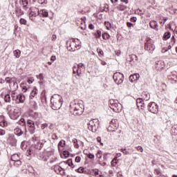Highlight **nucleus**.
Masks as SVG:
<instances>
[{"mask_svg":"<svg viewBox=\"0 0 177 177\" xmlns=\"http://www.w3.org/2000/svg\"><path fill=\"white\" fill-rule=\"evenodd\" d=\"M53 98H51V109H53V110H59L62 108V106H63V98L62 97V96L57 95V94H55L53 96H52ZM53 99H58L53 100Z\"/></svg>","mask_w":177,"mask_h":177,"instance_id":"f257e3e1","label":"nucleus"},{"mask_svg":"<svg viewBox=\"0 0 177 177\" xmlns=\"http://www.w3.org/2000/svg\"><path fill=\"white\" fill-rule=\"evenodd\" d=\"M8 114L11 120H17L19 118L20 114L19 113V108L8 106Z\"/></svg>","mask_w":177,"mask_h":177,"instance_id":"f03ea898","label":"nucleus"},{"mask_svg":"<svg viewBox=\"0 0 177 177\" xmlns=\"http://www.w3.org/2000/svg\"><path fill=\"white\" fill-rule=\"evenodd\" d=\"M155 49L156 46L150 41V37H148L145 43V50L149 52V53H153Z\"/></svg>","mask_w":177,"mask_h":177,"instance_id":"7ed1b4c3","label":"nucleus"},{"mask_svg":"<svg viewBox=\"0 0 177 177\" xmlns=\"http://www.w3.org/2000/svg\"><path fill=\"white\" fill-rule=\"evenodd\" d=\"M26 127H28V130L30 132V135H34L35 133V123H34V120L31 119L26 120Z\"/></svg>","mask_w":177,"mask_h":177,"instance_id":"20e7f679","label":"nucleus"},{"mask_svg":"<svg viewBox=\"0 0 177 177\" xmlns=\"http://www.w3.org/2000/svg\"><path fill=\"white\" fill-rule=\"evenodd\" d=\"M84 110L82 107L80 106V104H76L73 106V108L71 109V113L73 115H81L82 114Z\"/></svg>","mask_w":177,"mask_h":177,"instance_id":"39448f33","label":"nucleus"},{"mask_svg":"<svg viewBox=\"0 0 177 177\" xmlns=\"http://www.w3.org/2000/svg\"><path fill=\"white\" fill-rule=\"evenodd\" d=\"M148 111L156 114L158 112V105L156 102H150L147 106Z\"/></svg>","mask_w":177,"mask_h":177,"instance_id":"423d86ee","label":"nucleus"},{"mask_svg":"<svg viewBox=\"0 0 177 177\" xmlns=\"http://www.w3.org/2000/svg\"><path fill=\"white\" fill-rule=\"evenodd\" d=\"M75 44V46H73V43H71V41H66V46L69 52H75V48L78 46L79 48L78 49H80V48L81 47V42L78 43L77 44Z\"/></svg>","mask_w":177,"mask_h":177,"instance_id":"0eeeda50","label":"nucleus"},{"mask_svg":"<svg viewBox=\"0 0 177 177\" xmlns=\"http://www.w3.org/2000/svg\"><path fill=\"white\" fill-rule=\"evenodd\" d=\"M12 99H15L16 103H24L26 100V96L21 93H19L15 96H12Z\"/></svg>","mask_w":177,"mask_h":177,"instance_id":"6e6552de","label":"nucleus"},{"mask_svg":"<svg viewBox=\"0 0 177 177\" xmlns=\"http://www.w3.org/2000/svg\"><path fill=\"white\" fill-rule=\"evenodd\" d=\"M110 108L114 113H120L121 111V104L113 103Z\"/></svg>","mask_w":177,"mask_h":177,"instance_id":"1a4fd4ad","label":"nucleus"},{"mask_svg":"<svg viewBox=\"0 0 177 177\" xmlns=\"http://www.w3.org/2000/svg\"><path fill=\"white\" fill-rule=\"evenodd\" d=\"M8 142L11 146H13L14 147H16L17 145V140L16 139V137H15V136L13 135L9 136Z\"/></svg>","mask_w":177,"mask_h":177,"instance_id":"9d476101","label":"nucleus"},{"mask_svg":"<svg viewBox=\"0 0 177 177\" xmlns=\"http://www.w3.org/2000/svg\"><path fill=\"white\" fill-rule=\"evenodd\" d=\"M53 169L56 174H59L60 175H66V171H62V166L59 165H55Z\"/></svg>","mask_w":177,"mask_h":177,"instance_id":"9b49d317","label":"nucleus"},{"mask_svg":"<svg viewBox=\"0 0 177 177\" xmlns=\"http://www.w3.org/2000/svg\"><path fill=\"white\" fill-rule=\"evenodd\" d=\"M28 115H29V117H30V118H32V120H36V121H38V120L41 118V113H37V112L34 113L31 111Z\"/></svg>","mask_w":177,"mask_h":177,"instance_id":"f8f14e48","label":"nucleus"},{"mask_svg":"<svg viewBox=\"0 0 177 177\" xmlns=\"http://www.w3.org/2000/svg\"><path fill=\"white\" fill-rule=\"evenodd\" d=\"M37 158L39 160H41V161H44L45 162H46V161H48V160H49V156H45V153L44 152H42V153L40 152L37 155Z\"/></svg>","mask_w":177,"mask_h":177,"instance_id":"ddd939ff","label":"nucleus"},{"mask_svg":"<svg viewBox=\"0 0 177 177\" xmlns=\"http://www.w3.org/2000/svg\"><path fill=\"white\" fill-rule=\"evenodd\" d=\"M121 77L122 78H124V74L120 72L115 73L113 76V81H115V82L116 83Z\"/></svg>","mask_w":177,"mask_h":177,"instance_id":"4468645a","label":"nucleus"},{"mask_svg":"<svg viewBox=\"0 0 177 177\" xmlns=\"http://www.w3.org/2000/svg\"><path fill=\"white\" fill-rule=\"evenodd\" d=\"M18 124L19 125H21V127H24L26 132H27V120H26V119L24 118H21Z\"/></svg>","mask_w":177,"mask_h":177,"instance_id":"2eb2a0df","label":"nucleus"},{"mask_svg":"<svg viewBox=\"0 0 177 177\" xmlns=\"http://www.w3.org/2000/svg\"><path fill=\"white\" fill-rule=\"evenodd\" d=\"M127 62H129L130 63H135V62H138V56L136 55H129V57L127 58Z\"/></svg>","mask_w":177,"mask_h":177,"instance_id":"dca6fc26","label":"nucleus"},{"mask_svg":"<svg viewBox=\"0 0 177 177\" xmlns=\"http://www.w3.org/2000/svg\"><path fill=\"white\" fill-rule=\"evenodd\" d=\"M149 27L153 28V30H156V31L158 30V24L156 21H151L149 23Z\"/></svg>","mask_w":177,"mask_h":177,"instance_id":"f3484780","label":"nucleus"},{"mask_svg":"<svg viewBox=\"0 0 177 177\" xmlns=\"http://www.w3.org/2000/svg\"><path fill=\"white\" fill-rule=\"evenodd\" d=\"M73 74H77L78 77L77 78H80L81 74H82V71H80V69H78V68H77L75 66L73 67Z\"/></svg>","mask_w":177,"mask_h":177,"instance_id":"a211bd4d","label":"nucleus"},{"mask_svg":"<svg viewBox=\"0 0 177 177\" xmlns=\"http://www.w3.org/2000/svg\"><path fill=\"white\" fill-rule=\"evenodd\" d=\"M139 74L136 73L134 75H131L129 77V82H135V81H138V80H139Z\"/></svg>","mask_w":177,"mask_h":177,"instance_id":"6ab92c4d","label":"nucleus"},{"mask_svg":"<svg viewBox=\"0 0 177 177\" xmlns=\"http://www.w3.org/2000/svg\"><path fill=\"white\" fill-rule=\"evenodd\" d=\"M30 17H37L39 16V10L35 8L33 11H31L29 14Z\"/></svg>","mask_w":177,"mask_h":177,"instance_id":"aec40b11","label":"nucleus"},{"mask_svg":"<svg viewBox=\"0 0 177 177\" xmlns=\"http://www.w3.org/2000/svg\"><path fill=\"white\" fill-rule=\"evenodd\" d=\"M37 93H38V89H37V87H33L32 90L30 91V99H32L35 97Z\"/></svg>","mask_w":177,"mask_h":177,"instance_id":"412c9836","label":"nucleus"},{"mask_svg":"<svg viewBox=\"0 0 177 177\" xmlns=\"http://www.w3.org/2000/svg\"><path fill=\"white\" fill-rule=\"evenodd\" d=\"M142 99H144L145 102L150 100V94L147 91H143L142 93Z\"/></svg>","mask_w":177,"mask_h":177,"instance_id":"4be33fe9","label":"nucleus"},{"mask_svg":"<svg viewBox=\"0 0 177 177\" xmlns=\"http://www.w3.org/2000/svg\"><path fill=\"white\" fill-rule=\"evenodd\" d=\"M15 14H16V16H17L18 17H20V16H23V15H24V12L21 10V8L17 7L15 8Z\"/></svg>","mask_w":177,"mask_h":177,"instance_id":"5701e85b","label":"nucleus"},{"mask_svg":"<svg viewBox=\"0 0 177 177\" xmlns=\"http://www.w3.org/2000/svg\"><path fill=\"white\" fill-rule=\"evenodd\" d=\"M59 165H61V170L64 171V172H65L66 169L68 168L66 161L61 162Z\"/></svg>","mask_w":177,"mask_h":177,"instance_id":"b1692460","label":"nucleus"},{"mask_svg":"<svg viewBox=\"0 0 177 177\" xmlns=\"http://www.w3.org/2000/svg\"><path fill=\"white\" fill-rule=\"evenodd\" d=\"M39 16L40 17H48L49 16V12L46 10H41L39 11Z\"/></svg>","mask_w":177,"mask_h":177,"instance_id":"393cba45","label":"nucleus"},{"mask_svg":"<svg viewBox=\"0 0 177 177\" xmlns=\"http://www.w3.org/2000/svg\"><path fill=\"white\" fill-rule=\"evenodd\" d=\"M0 120H1V121L0 122L1 127H8V122L5 120V116H0Z\"/></svg>","mask_w":177,"mask_h":177,"instance_id":"a878e982","label":"nucleus"},{"mask_svg":"<svg viewBox=\"0 0 177 177\" xmlns=\"http://www.w3.org/2000/svg\"><path fill=\"white\" fill-rule=\"evenodd\" d=\"M6 82L8 83V84H12L13 83L14 85H16V79L12 77V78H10V77H6Z\"/></svg>","mask_w":177,"mask_h":177,"instance_id":"bb28decb","label":"nucleus"},{"mask_svg":"<svg viewBox=\"0 0 177 177\" xmlns=\"http://www.w3.org/2000/svg\"><path fill=\"white\" fill-rule=\"evenodd\" d=\"M19 160H20V156L19 153H15L11 156V160L13 161V162L18 161Z\"/></svg>","mask_w":177,"mask_h":177,"instance_id":"cd10ccee","label":"nucleus"},{"mask_svg":"<svg viewBox=\"0 0 177 177\" xmlns=\"http://www.w3.org/2000/svg\"><path fill=\"white\" fill-rule=\"evenodd\" d=\"M66 164L68 167H71L72 169H74V168H75V165H74V163H73V159H68L66 160Z\"/></svg>","mask_w":177,"mask_h":177,"instance_id":"c85d7f7f","label":"nucleus"},{"mask_svg":"<svg viewBox=\"0 0 177 177\" xmlns=\"http://www.w3.org/2000/svg\"><path fill=\"white\" fill-rule=\"evenodd\" d=\"M171 38V32H166L164 33L162 39L163 41H167Z\"/></svg>","mask_w":177,"mask_h":177,"instance_id":"c756f323","label":"nucleus"},{"mask_svg":"<svg viewBox=\"0 0 177 177\" xmlns=\"http://www.w3.org/2000/svg\"><path fill=\"white\" fill-rule=\"evenodd\" d=\"M75 171L78 174H86V171H85V168L84 167H80L78 169H75Z\"/></svg>","mask_w":177,"mask_h":177,"instance_id":"7c9ffc66","label":"nucleus"},{"mask_svg":"<svg viewBox=\"0 0 177 177\" xmlns=\"http://www.w3.org/2000/svg\"><path fill=\"white\" fill-rule=\"evenodd\" d=\"M15 133L17 135V136H21L23 135L24 132L20 128H17L15 129Z\"/></svg>","mask_w":177,"mask_h":177,"instance_id":"2f4dec72","label":"nucleus"},{"mask_svg":"<svg viewBox=\"0 0 177 177\" xmlns=\"http://www.w3.org/2000/svg\"><path fill=\"white\" fill-rule=\"evenodd\" d=\"M30 107L33 109V110H37V109H38V105L37 104V102L30 101Z\"/></svg>","mask_w":177,"mask_h":177,"instance_id":"473e14b6","label":"nucleus"},{"mask_svg":"<svg viewBox=\"0 0 177 177\" xmlns=\"http://www.w3.org/2000/svg\"><path fill=\"white\" fill-rule=\"evenodd\" d=\"M93 35L96 39H98L102 37V31L100 30H96V32L93 33Z\"/></svg>","mask_w":177,"mask_h":177,"instance_id":"72a5a7b5","label":"nucleus"},{"mask_svg":"<svg viewBox=\"0 0 177 177\" xmlns=\"http://www.w3.org/2000/svg\"><path fill=\"white\" fill-rule=\"evenodd\" d=\"M116 9H118V10H120V12H122L127 9V6L120 4L116 6Z\"/></svg>","mask_w":177,"mask_h":177,"instance_id":"f704fd0d","label":"nucleus"},{"mask_svg":"<svg viewBox=\"0 0 177 177\" xmlns=\"http://www.w3.org/2000/svg\"><path fill=\"white\" fill-rule=\"evenodd\" d=\"M104 24L106 30H111V28H114V27H113V24H111V22L105 21Z\"/></svg>","mask_w":177,"mask_h":177,"instance_id":"c9c22d12","label":"nucleus"},{"mask_svg":"<svg viewBox=\"0 0 177 177\" xmlns=\"http://www.w3.org/2000/svg\"><path fill=\"white\" fill-rule=\"evenodd\" d=\"M145 100L143 98H137L136 103L137 107H140V104H143Z\"/></svg>","mask_w":177,"mask_h":177,"instance_id":"e433bc0d","label":"nucleus"},{"mask_svg":"<svg viewBox=\"0 0 177 177\" xmlns=\"http://www.w3.org/2000/svg\"><path fill=\"white\" fill-rule=\"evenodd\" d=\"M102 37L103 39H110V35L107 32H104L102 34Z\"/></svg>","mask_w":177,"mask_h":177,"instance_id":"4c0bfd02","label":"nucleus"},{"mask_svg":"<svg viewBox=\"0 0 177 177\" xmlns=\"http://www.w3.org/2000/svg\"><path fill=\"white\" fill-rule=\"evenodd\" d=\"M21 53V52L20 51V50H14V55L15 56V57L17 59H19V57H20Z\"/></svg>","mask_w":177,"mask_h":177,"instance_id":"58836bf2","label":"nucleus"},{"mask_svg":"<svg viewBox=\"0 0 177 177\" xmlns=\"http://www.w3.org/2000/svg\"><path fill=\"white\" fill-rule=\"evenodd\" d=\"M75 149H79L80 148V145H78V140H77V138H75L72 140Z\"/></svg>","mask_w":177,"mask_h":177,"instance_id":"ea45409f","label":"nucleus"},{"mask_svg":"<svg viewBox=\"0 0 177 177\" xmlns=\"http://www.w3.org/2000/svg\"><path fill=\"white\" fill-rule=\"evenodd\" d=\"M97 52L98 56H100V57L102 56H104V55L103 50H102L100 48H97Z\"/></svg>","mask_w":177,"mask_h":177,"instance_id":"a19ab883","label":"nucleus"},{"mask_svg":"<svg viewBox=\"0 0 177 177\" xmlns=\"http://www.w3.org/2000/svg\"><path fill=\"white\" fill-rule=\"evenodd\" d=\"M76 67L78 68V70H80V71H82V70H84L85 66L84 65V64L80 63L77 64V66Z\"/></svg>","mask_w":177,"mask_h":177,"instance_id":"79ce46f5","label":"nucleus"},{"mask_svg":"<svg viewBox=\"0 0 177 177\" xmlns=\"http://www.w3.org/2000/svg\"><path fill=\"white\" fill-rule=\"evenodd\" d=\"M63 156L65 158H68V157H70V152L67 150H64Z\"/></svg>","mask_w":177,"mask_h":177,"instance_id":"37998d69","label":"nucleus"},{"mask_svg":"<svg viewBox=\"0 0 177 177\" xmlns=\"http://www.w3.org/2000/svg\"><path fill=\"white\" fill-rule=\"evenodd\" d=\"M120 151H121L122 153H123V154H124L125 156H129V155H131V152H129V151H127V149H121Z\"/></svg>","mask_w":177,"mask_h":177,"instance_id":"c03bdc74","label":"nucleus"},{"mask_svg":"<svg viewBox=\"0 0 177 177\" xmlns=\"http://www.w3.org/2000/svg\"><path fill=\"white\" fill-rule=\"evenodd\" d=\"M4 101L6 102L7 103L10 102V95L9 94H6L4 96Z\"/></svg>","mask_w":177,"mask_h":177,"instance_id":"a18cd8bd","label":"nucleus"},{"mask_svg":"<svg viewBox=\"0 0 177 177\" xmlns=\"http://www.w3.org/2000/svg\"><path fill=\"white\" fill-rule=\"evenodd\" d=\"M169 80H170V81H171L172 84H176V81H177V76H174V77H169Z\"/></svg>","mask_w":177,"mask_h":177,"instance_id":"49530a36","label":"nucleus"},{"mask_svg":"<svg viewBox=\"0 0 177 177\" xmlns=\"http://www.w3.org/2000/svg\"><path fill=\"white\" fill-rule=\"evenodd\" d=\"M171 132L174 133V135H177V125H174L171 127Z\"/></svg>","mask_w":177,"mask_h":177,"instance_id":"de8ad7c7","label":"nucleus"},{"mask_svg":"<svg viewBox=\"0 0 177 177\" xmlns=\"http://www.w3.org/2000/svg\"><path fill=\"white\" fill-rule=\"evenodd\" d=\"M58 146H61V147H64L66 146V141L64 140H62L58 143Z\"/></svg>","mask_w":177,"mask_h":177,"instance_id":"09e8293b","label":"nucleus"},{"mask_svg":"<svg viewBox=\"0 0 177 177\" xmlns=\"http://www.w3.org/2000/svg\"><path fill=\"white\" fill-rule=\"evenodd\" d=\"M14 165L15 167H19V165H21V160H20V159L15 160V162H14Z\"/></svg>","mask_w":177,"mask_h":177,"instance_id":"8fccbe9b","label":"nucleus"},{"mask_svg":"<svg viewBox=\"0 0 177 177\" xmlns=\"http://www.w3.org/2000/svg\"><path fill=\"white\" fill-rule=\"evenodd\" d=\"M85 155L87 156L88 158H89L90 160H93V158H95V155L91 153H85Z\"/></svg>","mask_w":177,"mask_h":177,"instance_id":"3c124183","label":"nucleus"},{"mask_svg":"<svg viewBox=\"0 0 177 177\" xmlns=\"http://www.w3.org/2000/svg\"><path fill=\"white\" fill-rule=\"evenodd\" d=\"M118 161H117V158H113L111 162V166L112 167H115V165L118 164Z\"/></svg>","mask_w":177,"mask_h":177,"instance_id":"603ef678","label":"nucleus"},{"mask_svg":"<svg viewBox=\"0 0 177 177\" xmlns=\"http://www.w3.org/2000/svg\"><path fill=\"white\" fill-rule=\"evenodd\" d=\"M34 154V151L31 149H28L26 152V156L28 157L30 156H32Z\"/></svg>","mask_w":177,"mask_h":177,"instance_id":"864d4df0","label":"nucleus"},{"mask_svg":"<svg viewBox=\"0 0 177 177\" xmlns=\"http://www.w3.org/2000/svg\"><path fill=\"white\" fill-rule=\"evenodd\" d=\"M21 2L22 3V5L24 6V8H26L27 5H28V0H21Z\"/></svg>","mask_w":177,"mask_h":177,"instance_id":"5fc2aeb1","label":"nucleus"},{"mask_svg":"<svg viewBox=\"0 0 177 177\" xmlns=\"http://www.w3.org/2000/svg\"><path fill=\"white\" fill-rule=\"evenodd\" d=\"M124 81V77H121L119 78V80L115 82L118 85H120V84H122Z\"/></svg>","mask_w":177,"mask_h":177,"instance_id":"6e6d98bb","label":"nucleus"},{"mask_svg":"<svg viewBox=\"0 0 177 177\" xmlns=\"http://www.w3.org/2000/svg\"><path fill=\"white\" fill-rule=\"evenodd\" d=\"M19 23L20 24H24V26H26V24H27V20H26L25 19L21 18L19 20Z\"/></svg>","mask_w":177,"mask_h":177,"instance_id":"4d7b16f0","label":"nucleus"},{"mask_svg":"<svg viewBox=\"0 0 177 177\" xmlns=\"http://www.w3.org/2000/svg\"><path fill=\"white\" fill-rule=\"evenodd\" d=\"M32 142H38V140H39V138L37 137L36 135H34L32 138Z\"/></svg>","mask_w":177,"mask_h":177,"instance_id":"13d9d810","label":"nucleus"},{"mask_svg":"<svg viewBox=\"0 0 177 177\" xmlns=\"http://www.w3.org/2000/svg\"><path fill=\"white\" fill-rule=\"evenodd\" d=\"M57 160V157L52 158V159L47 164H53Z\"/></svg>","mask_w":177,"mask_h":177,"instance_id":"bf43d9fd","label":"nucleus"},{"mask_svg":"<svg viewBox=\"0 0 177 177\" xmlns=\"http://www.w3.org/2000/svg\"><path fill=\"white\" fill-rule=\"evenodd\" d=\"M102 151H97V158L100 159L102 158Z\"/></svg>","mask_w":177,"mask_h":177,"instance_id":"052dcab7","label":"nucleus"},{"mask_svg":"<svg viewBox=\"0 0 177 177\" xmlns=\"http://www.w3.org/2000/svg\"><path fill=\"white\" fill-rule=\"evenodd\" d=\"M48 123H44L41 125V129H45V128H48Z\"/></svg>","mask_w":177,"mask_h":177,"instance_id":"680f3d73","label":"nucleus"},{"mask_svg":"<svg viewBox=\"0 0 177 177\" xmlns=\"http://www.w3.org/2000/svg\"><path fill=\"white\" fill-rule=\"evenodd\" d=\"M75 162H81V156H76L75 158Z\"/></svg>","mask_w":177,"mask_h":177,"instance_id":"e2e57ef3","label":"nucleus"},{"mask_svg":"<svg viewBox=\"0 0 177 177\" xmlns=\"http://www.w3.org/2000/svg\"><path fill=\"white\" fill-rule=\"evenodd\" d=\"M136 20H138V18H136V17H133L130 19V21H131V23H136Z\"/></svg>","mask_w":177,"mask_h":177,"instance_id":"0e129e2a","label":"nucleus"},{"mask_svg":"<svg viewBox=\"0 0 177 177\" xmlns=\"http://www.w3.org/2000/svg\"><path fill=\"white\" fill-rule=\"evenodd\" d=\"M138 151H140V153H143V147H142L141 146H138L136 147Z\"/></svg>","mask_w":177,"mask_h":177,"instance_id":"69168bd1","label":"nucleus"},{"mask_svg":"<svg viewBox=\"0 0 177 177\" xmlns=\"http://www.w3.org/2000/svg\"><path fill=\"white\" fill-rule=\"evenodd\" d=\"M37 78H39L41 81L44 80V75L42 73H39V75L37 76Z\"/></svg>","mask_w":177,"mask_h":177,"instance_id":"338daca9","label":"nucleus"},{"mask_svg":"<svg viewBox=\"0 0 177 177\" xmlns=\"http://www.w3.org/2000/svg\"><path fill=\"white\" fill-rule=\"evenodd\" d=\"M127 26L129 28H131V27H133V24H132L131 22H127Z\"/></svg>","mask_w":177,"mask_h":177,"instance_id":"774afa93","label":"nucleus"}]
</instances>
